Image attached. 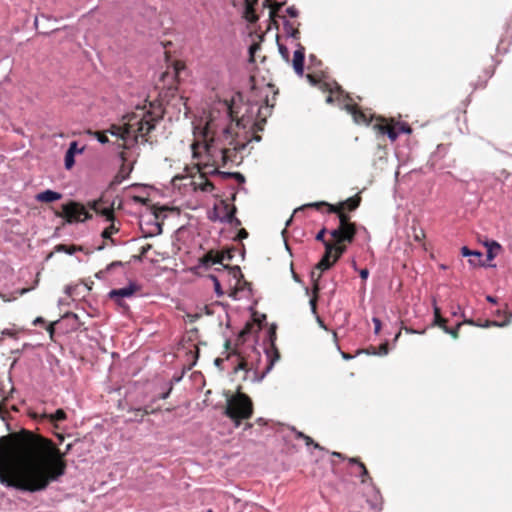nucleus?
<instances>
[{"label":"nucleus","mask_w":512,"mask_h":512,"mask_svg":"<svg viewBox=\"0 0 512 512\" xmlns=\"http://www.w3.org/2000/svg\"><path fill=\"white\" fill-rule=\"evenodd\" d=\"M95 135L100 143H102V144L108 143L109 139L105 132L97 131V132H95Z\"/></svg>","instance_id":"obj_47"},{"label":"nucleus","mask_w":512,"mask_h":512,"mask_svg":"<svg viewBox=\"0 0 512 512\" xmlns=\"http://www.w3.org/2000/svg\"><path fill=\"white\" fill-rule=\"evenodd\" d=\"M286 13L292 18H296L299 15V11L295 6L288 7Z\"/></svg>","instance_id":"obj_48"},{"label":"nucleus","mask_w":512,"mask_h":512,"mask_svg":"<svg viewBox=\"0 0 512 512\" xmlns=\"http://www.w3.org/2000/svg\"><path fill=\"white\" fill-rule=\"evenodd\" d=\"M264 6H268L270 8L269 17L272 21H275V18L278 16V12L283 6V3H278L273 0H264Z\"/></svg>","instance_id":"obj_26"},{"label":"nucleus","mask_w":512,"mask_h":512,"mask_svg":"<svg viewBox=\"0 0 512 512\" xmlns=\"http://www.w3.org/2000/svg\"><path fill=\"white\" fill-rule=\"evenodd\" d=\"M317 84L318 88L322 92L328 93L326 97V102L328 104H332L334 102V95H337L338 97L343 93L342 88L336 82L329 83L325 81H319Z\"/></svg>","instance_id":"obj_13"},{"label":"nucleus","mask_w":512,"mask_h":512,"mask_svg":"<svg viewBox=\"0 0 512 512\" xmlns=\"http://www.w3.org/2000/svg\"><path fill=\"white\" fill-rule=\"evenodd\" d=\"M266 354L269 359V364L266 368V371L268 372L269 370L272 369L273 365L280 359V352L277 349L274 342H271L270 348L266 350Z\"/></svg>","instance_id":"obj_22"},{"label":"nucleus","mask_w":512,"mask_h":512,"mask_svg":"<svg viewBox=\"0 0 512 512\" xmlns=\"http://www.w3.org/2000/svg\"><path fill=\"white\" fill-rule=\"evenodd\" d=\"M255 3H257V0H245L244 18L250 23H255L258 20L254 9Z\"/></svg>","instance_id":"obj_19"},{"label":"nucleus","mask_w":512,"mask_h":512,"mask_svg":"<svg viewBox=\"0 0 512 512\" xmlns=\"http://www.w3.org/2000/svg\"><path fill=\"white\" fill-rule=\"evenodd\" d=\"M272 107L273 105L270 106L266 99V106L258 108V117L260 119L253 124L254 133L246 142H240L237 140L232 126L223 128L222 133L220 135H216L212 130V122H208L202 131L204 144L201 145L199 141H195L191 144L193 158H200L199 150L202 147L207 158H209V161H213V165H218V159H220L222 166L229 163L239 165L243 161V157L239 155V153L246 148L250 141L254 140L259 142L261 140V136L257 133L263 131L266 123V115L262 117V115H264L263 110L270 112Z\"/></svg>","instance_id":"obj_2"},{"label":"nucleus","mask_w":512,"mask_h":512,"mask_svg":"<svg viewBox=\"0 0 512 512\" xmlns=\"http://www.w3.org/2000/svg\"><path fill=\"white\" fill-rule=\"evenodd\" d=\"M120 265H122V263H121V262H119V261L112 262L111 264H109V265L107 266L106 270L108 271V270H110L111 268H113V267H115V266H120Z\"/></svg>","instance_id":"obj_59"},{"label":"nucleus","mask_w":512,"mask_h":512,"mask_svg":"<svg viewBox=\"0 0 512 512\" xmlns=\"http://www.w3.org/2000/svg\"><path fill=\"white\" fill-rule=\"evenodd\" d=\"M260 49V44L258 43H253L250 48H249V54H250V61L251 62H254L255 61V53L257 50Z\"/></svg>","instance_id":"obj_45"},{"label":"nucleus","mask_w":512,"mask_h":512,"mask_svg":"<svg viewBox=\"0 0 512 512\" xmlns=\"http://www.w3.org/2000/svg\"><path fill=\"white\" fill-rule=\"evenodd\" d=\"M224 254H219V252L210 250L201 258V264L205 267H210L214 264H222L224 261Z\"/></svg>","instance_id":"obj_17"},{"label":"nucleus","mask_w":512,"mask_h":512,"mask_svg":"<svg viewBox=\"0 0 512 512\" xmlns=\"http://www.w3.org/2000/svg\"><path fill=\"white\" fill-rule=\"evenodd\" d=\"M234 355H236L238 358H239V363L237 364V366L234 368V372H237L238 370H245V371H248L250 368L248 366V362L247 360L241 355L240 352L238 351H234L233 352Z\"/></svg>","instance_id":"obj_36"},{"label":"nucleus","mask_w":512,"mask_h":512,"mask_svg":"<svg viewBox=\"0 0 512 512\" xmlns=\"http://www.w3.org/2000/svg\"><path fill=\"white\" fill-rule=\"evenodd\" d=\"M345 108L357 124L367 125L375 119L370 112L363 111L357 104H346Z\"/></svg>","instance_id":"obj_11"},{"label":"nucleus","mask_w":512,"mask_h":512,"mask_svg":"<svg viewBox=\"0 0 512 512\" xmlns=\"http://www.w3.org/2000/svg\"><path fill=\"white\" fill-rule=\"evenodd\" d=\"M171 390H172V387H170V388L168 389V391H166V392L162 393L158 398H159V399H166V398H168V397H169V394H170V392H171Z\"/></svg>","instance_id":"obj_57"},{"label":"nucleus","mask_w":512,"mask_h":512,"mask_svg":"<svg viewBox=\"0 0 512 512\" xmlns=\"http://www.w3.org/2000/svg\"><path fill=\"white\" fill-rule=\"evenodd\" d=\"M319 290H320V287H319L318 279H316L314 281L313 288H312L313 296L311 297L310 302H309L313 314H317V301H318Z\"/></svg>","instance_id":"obj_28"},{"label":"nucleus","mask_w":512,"mask_h":512,"mask_svg":"<svg viewBox=\"0 0 512 512\" xmlns=\"http://www.w3.org/2000/svg\"><path fill=\"white\" fill-rule=\"evenodd\" d=\"M332 249L333 247L328 245V243H325V253L320 259V261L316 265V269L320 270V272L326 271L330 269L334 263L337 261H334V257L332 255ZM321 277V273L318 274L317 279Z\"/></svg>","instance_id":"obj_14"},{"label":"nucleus","mask_w":512,"mask_h":512,"mask_svg":"<svg viewBox=\"0 0 512 512\" xmlns=\"http://www.w3.org/2000/svg\"><path fill=\"white\" fill-rule=\"evenodd\" d=\"M84 248L82 246H78V245H66V244H59L56 246V251L58 252H65L67 254H74L78 251H83Z\"/></svg>","instance_id":"obj_30"},{"label":"nucleus","mask_w":512,"mask_h":512,"mask_svg":"<svg viewBox=\"0 0 512 512\" xmlns=\"http://www.w3.org/2000/svg\"><path fill=\"white\" fill-rule=\"evenodd\" d=\"M248 237V232L246 231V229L242 228L239 230L238 234H237V238L242 240V239H245Z\"/></svg>","instance_id":"obj_53"},{"label":"nucleus","mask_w":512,"mask_h":512,"mask_svg":"<svg viewBox=\"0 0 512 512\" xmlns=\"http://www.w3.org/2000/svg\"><path fill=\"white\" fill-rule=\"evenodd\" d=\"M509 322H510V317H509V318H507V319H506L504 322H502V323H498V322H496V321H489V320H487L483 325L478 324V326L485 327V328H487V327H491V326H499V327H503V326H505V325H508V324H509Z\"/></svg>","instance_id":"obj_41"},{"label":"nucleus","mask_w":512,"mask_h":512,"mask_svg":"<svg viewBox=\"0 0 512 512\" xmlns=\"http://www.w3.org/2000/svg\"><path fill=\"white\" fill-rule=\"evenodd\" d=\"M137 290L138 286L134 283H131L127 287L111 290L109 292V298L115 301L116 304L123 309H127L128 306L124 302V298H131Z\"/></svg>","instance_id":"obj_10"},{"label":"nucleus","mask_w":512,"mask_h":512,"mask_svg":"<svg viewBox=\"0 0 512 512\" xmlns=\"http://www.w3.org/2000/svg\"><path fill=\"white\" fill-rule=\"evenodd\" d=\"M235 180H237L240 184L245 182V177L240 172H234L233 177Z\"/></svg>","instance_id":"obj_51"},{"label":"nucleus","mask_w":512,"mask_h":512,"mask_svg":"<svg viewBox=\"0 0 512 512\" xmlns=\"http://www.w3.org/2000/svg\"><path fill=\"white\" fill-rule=\"evenodd\" d=\"M166 210V207H154V215L156 218H159V212H162V211H165Z\"/></svg>","instance_id":"obj_56"},{"label":"nucleus","mask_w":512,"mask_h":512,"mask_svg":"<svg viewBox=\"0 0 512 512\" xmlns=\"http://www.w3.org/2000/svg\"><path fill=\"white\" fill-rule=\"evenodd\" d=\"M361 200V196L359 194H356L337 204H329L325 201H320L303 205L300 209L315 208L317 210H320L321 207H327V212H353L360 206Z\"/></svg>","instance_id":"obj_7"},{"label":"nucleus","mask_w":512,"mask_h":512,"mask_svg":"<svg viewBox=\"0 0 512 512\" xmlns=\"http://www.w3.org/2000/svg\"><path fill=\"white\" fill-rule=\"evenodd\" d=\"M219 254H224V260H231L233 258V250L222 251Z\"/></svg>","instance_id":"obj_52"},{"label":"nucleus","mask_w":512,"mask_h":512,"mask_svg":"<svg viewBox=\"0 0 512 512\" xmlns=\"http://www.w3.org/2000/svg\"><path fill=\"white\" fill-rule=\"evenodd\" d=\"M55 216L65 219L70 224L92 218V215L82 203L73 200L63 204L61 211H55Z\"/></svg>","instance_id":"obj_6"},{"label":"nucleus","mask_w":512,"mask_h":512,"mask_svg":"<svg viewBox=\"0 0 512 512\" xmlns=\"http://www.w3.org/2000/svg\"><path fill=\"white\" fill-rule=\"evenodd\" d=\"M484 246L487 248V259L490 261L493 260L502 250L501 245L494 240H486L484 242Z\"/></svg>","instance_id":"obj_20"},{"label":"nucleus","mask_w":512,"mask_h":512,"mask_svg":"<svg viewBox=\"0 0 512 512\" xmlns=\"http://www.w3.org/2000/svg\"><path fill=\"white\" fill-rule=\"evenodd\" d=\"M62 198V194L52 190H45L36 195V200L42 203H50Z\"/></svg>","instance_id":"obj_18"},{"label":"nucleus","mask_w":512,"mask_h":512,"mask_svg":"<svg viewBox=\"0 0 512 512\" xmlns=\"http://www.w3.org/2000/svg\"><path fill=\"white\" fill-rule=\"evenodd\" d=\"M350 464H357L361 470L360 478L362 483H366L368 480H371L370 474L365 466V464L357 457L348 459Z\"/></svg>","instance_id":"obj_23"},{"label":"nucleus","mask_w":512,"mask_h":512,"mask_svg":"<svg viewBox=\"0 0 512 512\" xmlns=\"http://www.w3.org/2000/svg\"><path fill=\"white\" fill-rule=\"evenodd\" d=\"M461 253L463 256H476L481 257L482 253L479 251H471L468 247L464 246L461 248Z\"/></svg>","instance_id":"obj_42"},{"label":"nucleus","mask_w":512,"mask_h":512,"mask_svg":"<svg viewBox=\"0 0 512 512\" xmlns=\"http://www.w3.org/2000/svg\"><path fill=\"white\" fill-rule=\"evenodd\" d=\"M44 323H45V320L42 317H38L34 321L35 325H37V324H44Z\"/></svg>","instance_id":"obj_62"},{"label":"nucleus","mask_w":512,"mask_h":512,"mask_svg":"<svg viewBox=\"0 0 512 512\" xmlns=\"http://www.w3.org/2000/svg\"><path fill=\"white\" fill-rule=\"evenodd\" d=\"M223 205H224V208L226 210V221L231 223V224H234L236 226L240 225L241 224V221L235 217V214H236V207L235 206H230L228 203L224 202L223 201Z\"/></svg>","instance_id":"obj_24"},{"label":"nucleus","mask_w":512,"mask_h":512,"mask_svg":"<svg viewBox=\"0 0 512 512\" xmlns=\"http://www.w3.org/2000/svg\"><path fill=\"white\" fill-rule=\"evenodd\" d=\"M132 168H129L122 164L117 174L114 176L112 181L110 182V187H115L121 184L130 174Z\"/></svg>","instance_id":"obj_21"},{"label":"nucleus","mask_w":512,"mask_h":512,"mask_svg":"<svg viewBox=\"0 0 512 512\" xmlns=\"http://www.w3.org/2000/svg\"><path fill=\"white\" fill-rule=\"evenodd\" d=\"M296 438L303 439L307 446L313 445L316 449H322V447L318 443H315L314 440L310 436L305 435L303 432L298 431L296 433Z\"/></svg>","instance_id":"obj_38"},{"label":"nucleus","mask_w":512,"mask_h":512,"mask_svg":"<svg viewBox=\"0 0 512 512\" xmlns=\"http://www.w3.org/2000/svg\"><path fill=\"white\" fill-rule=\"evenodd\" d=\"M304 60L305 48L300 43L297 44V49L294 51L292 65L297 75L303 76L304 74Z\"/></svg>","instance_id":"obj_15"},{"label":"nucleus","mask_w":512,"mask_h":512,"mask_svg":"<svg viewBox=\"0 0 512 512\" xmlns=\"http://www.w3.org/2000/svg\"><path fill=\"white\" fill-rule=\"evenodd\" d=\"M119 231V228L116 227L114 225V223L112 222L107 228H105L102 233H101V237L103 239H111V242L112 244H114V240L111 238V236L114 234V233H117Z\"/></svg>","instance_id":"obj_35"},{"label":"nucleus","mask_w":512,"mask_h":512,"mask_svg":"<svg viewBox=\"0 0 512 512\" xmlns=\"http://www.w3.org/2000/svg\"><path fill=\"white\" fill-rule=\"evenodd\" d=\"M68 150H72V154L74 156L83 152V148H78V143L76 141L70 143Z\"/></svg>","instance_id":"obj_46"},{"label":"nucleus","mask_w":512,"mask_h":512,"mask_svg":"<svg viewBox=\"0 0 512 512\" xmlns=\"http://www.w3.org/2000/svg\"><path fill=\"white\" fill-rule=\"evenodd\" d=\"M434 321L433 325H437L440 322H447V319L442 317L440 308L434 303L433 305Z\"/></svg>","instance_id":"obj_39"},{"label":"nucleus","mask_w":512,"mask_h":512,"mask_svg":"<svg viewBox=\"0 0 512 512\" xmlns=\"http://www.w3.org/2000/svg\"><path fill=\"white\" fill-rule=\"evenodd\" d=\"M158 409L150 408L149 406H146L145 408H135L129 410L130 413L139 414L140 419H143L145 415L156 413Z\"/></svg>","instance_id":"obj_37"},{"label":"nucleus","mask_w":512,"mask_h":512,"mask_svg":"<svg viewBox=\"0 0 512 512\" xmlns=\"http://www.w3.org/2000/svg\"><path fill=\"white\" fill-rule=\"evenodd\" d=\"M411 230H412V237H413L414 241L422 243L426 237V234H425L424 229L419 225V223L416 221H413Z\"/></svg>","instance_id":"obj_25"},{"label":"nucleus","mask_w":512,"mask_h":512,"mask_svg":"<svg viewBox=\"0 0 512 512\" xmlns=\"http://www.w3.org/2000/svg\"><path fill=\"white\" fill-rule=\"evenodd\" d=\"M214 281V285H215V292L218 294V295H222V291H221V286H220V283H219V280L217 279V277L215 276H212L211 277Z\"/></svg>","instance_id":"obj_50"},{"label":"nucleus","mask_w":512,"mask_h":512,"mask_svg":"<svg viewBox=\"0 0 512 512\" xmlns=\"http://www.w3.org/2000/svg\"><path fill=\"white\" fill-rule=\"evenodd\" d=\"M328 245L332 246V255L334 257V261H338V259L345 253L346 251V245L345 243H337L334 241V243H328Z\"/></svg>","instance_id":"obj_29"},{"label":"nucleus","mask_w":512,"mask_h":512,"mask_svg":"<svg viewBox=\"0 0 512 512\" xmlns=\"http://www.w3.org/2000/svg\"><path fill=\"white\" fill-rule=\"evenodd\" d=\"M52 440L28 430L0 437V483L22 492L46 490L67 468L65 456Z\"/></svg>","instance_id":"obj_1"},{"label":"nucleus","mask_w":512,"mask_h":512,"mask_svg":"<svg viewBox=\"0 0 512 512\" xmlns=\"http://www.w3.org/2000/svg\"><path fill=\"white\" fill-rule=\"evenodd\" d=\"M278 49H279V53H280V55L282 56V58H283L285 61H287V62H288V61H289V50H288V48H287L285 45L280 44V43L278 42Z\"/></svg>","instance_id":"obj_43"},{"label":"nucleus","mask_w":512,"mask_h":512,"mask_svg":"<svg viewBox=\"0 0 512 512\" xmlns=\"http://www.w3.org/2000/svg\"><path fill=\"white\" fill-rule=\"evenodd\" d=\"M463 324H470V325H475L474 321L473 320H465L463 322H459L456 324L455 327L453 328H448L446 330L445 333L449 334L453 339H458L459 338V330H460V327L463 325Z\"/></svg>","instance_id":"obj_31"},{"label":"nucleus","mask_w":512,"mask_h":512,"mask_svg":"<svg viewBox=\"0 0 512 512\" xmlns=\"http://www.w3.org/2000/svg\"><path fill=\"white\" fill-rule=\"evenodd\" d=\"M42 418L47 419L51 423H54L57 421H64L67 418V415L63 409H57L55 413L43 414Z\"/></svg>","instance_id":"obj_27"},{"label":"nucleus","mask_w":512,"mask_h":512,"mask_svg":"<svg viewBox=\"0 0 512 512\" xmlns=\"http://www.w3.org/2000/svg\"><path fill=\"white\" fill-rule=\"evenodd\" d=\"M326 233H327V229H326V228H322V229L317 233V235H316L315 239H316L317 241L322 242L324 245H325V243H331L330 241L325 240V235H326Z\"/></svg>","instance_id":"obj_44"},{"label":"nucleus","mask_w":512,"mask_h":512,"mask_svg":"<svg viewBox=\"0 0 512 512\" xmlns=\"http://www.w3.org/2000/svg\"><path fill=\"white\" fill-rule=\"evenodd\" d=\"M486 300H487L488 302H491V303H496V299H495L494 297H492V296H487V297H486Z\"/></svg>","instance_id":"obj_64"},{"label":"nucleus","mask_w":512,"mask_h":512,"mask_svg":"<svg viewBox=\"0 0 512 512\" xmlns=\"http://www.w3.org/2000/svg\"><path fill=\"white\" fill-rule=\"evenodd\" d=\"M158 119L159 116H155L153 112L137 108L135 112L124 117L126 121L122 125L113 124L107 132L122 141L119 147L129 149L138 142L139 137L145 142L148 141L146 136L155 128Z\"/></svg>","instance_id":"obj_3"},{"label":"nucleus","mask_w":512,"mask_h":512,"mask_svg":"<svg viewBox=\"0 0 512 512\" xmlns=\"http://www.w3.org/2000/svg\"><path fill=\"white\" fill-rule=\"evenodd\" d=\"M372 321L374 323V332H375V334H379L380 331H381V325H382L381 324V320L379 318H377V317H374L372 319Z\"/></svg>","instance_id":"obj_49"},{"label":"nucleus","mask_w":512,"mask_h":512,"mask_svg":"<svg viewBox=\"0 0 512 512\" xmlns=\"http://www.w3.org/2000/svg\"><path fill=\"white\" fill-rule=\"evenodd\" d=\"M74 157L75 156L72 154V150L66 151L64 163H65V168L67 170H70L74 166V164H75Z\"/></svg>","instance_id":"obj_40"},{"label":"nucleus","mask_w":512,"mask_h":512,"mask_svg":"<svg viewBox=\"0 0 512 512\" xmlns=\"http://www.w3.org/2000/svg\"><path fill=\"white\" fill-rule=\"evenodd\" d=\"M241 388V386H238L235 394L227 395L224 411V414L231 419L236 427L242 421L250 419L254 413L252 399L247 394L241 392Z\"/></svg>","instance_id":"obj_4"},{"label":"nucleus","mask_w":512,"mask_h":512,"mask_svg":"<svg viewBox=\"0 0 512 512\" xmlns=\"http://www.w3.org/2000/svg\"><path fill=\"white\" fill-rule=\"evenodd\" d=\"M337 215L339 219V225H356L355 222L351 221V217L349 212L341 211V212H333Z\"/></svg>","instance_id":"obj_34"},{"label":"nucleus","mask_w":512,"mask_h":512,"mask_svg":"<svg viewBox=\"0 0 512 512\" xmlns=\"http://www.w3.org/2000/svg\"><path fill=\"white\" fill-rule=\"evenodd\" d=\"M130 420L131 421H142V419H140V417H139V414H135V413H133V417Z\"/></svg>","instance_id":"obj_63"},{"label":"nucleus","mask_w":512,"mask_h":512,"mask_svg":"<svg viewBox=\"0 0 512 512\" xmlns=\"http://www.w3.org/2000/svg\"><path fill=\"white\" fill-rule=\"evenodd\" d=\"M225 269L228 270L229 275H231L236 280L237 289H243L249 283L244 279V275L239 266H224Z\"/></svg>","instance_id":"obj_16"},{"label":"nucleus","mask_w":512,"mask_h":512,"mask_svg":"<svg viewBox=\"0 0 512 512\" xmlns=\"http://www.w3.org/2000/svg\"><path fill=\"white\" fill-rule=\"evenodd\" d=\"M184 68V64L181 62H177L175 65V70L178 73L180 69Z\"/></svg>","instance_id":"obj_61"},{"label":"nucleus","mask_w":512,"mask_h":512,"mask_svg":"<svg viewBox=\"0 0 512 512\" xmlns=\"http://www.w3.org/2000/svg\"><path fill=\"white\" fill-rule=\"evenodd\" d=\"M195 168L197 169L199 176L197 179L191 181V185L194 187V190L212 192L215 188L214 184L206 177V174L211 172L208 170V168H210L209 159L204 163L198 161Z\"/></svg>","instance_id":"obj_8"},{"label":"nucleus","mask_w":512,"mask_h":512,"mask_svg":"<svg viewBox=\"0 0 512 512\" xmlns=\"http://www.w3.org/2000/svg\"><path fill=\"white\" fill-rule=\"evenodd\" d=\"M357 234L356 225H339L336 229L330 231V235L333 240L339 244L341 243H352Z\"/></svg>","instance_id":"obj_9"},{"label":"nucleus","mask_w":512,"mask_h":512,"mask_svg":"<svg viewBox=\"0 0 512 512\" xmlns=\"http://www.w3.org/2000/svg\"><path fill=\"white\" fill-rule=\"evenodd\" d=\"M284 30L289 36L293 37L294 39L299 38L300 31H299L298 27H296L294 25V23L285 21L284 22Z\"/></svg>","instance_id":"obj_32"},{"label":"nucleus","mask_w":512,"mask_h":512,"mask_svg":"<svg viewBox=\"0 0 512 512\" xmlns=\"http://www.w3.org/2000/svg\"><path fill=\"white\" fill-rule=\"evenodd\" d=\"M436 326H438L439 328H441L444 332H446V330L449 328L447 326V322H440L438 323Z\"/></svg>","instance_id":"obj_58"},{"label":"nucleus","mask_w":512,"mask_h":512,"mask_svg":"<svg viewBox=\"0 0 512 512\" xmlns=\"http://www.w3.org/2000/svg\"><path fill=\"white\" fill-rule=\"evenodd\" d=\"M369 276V271L368 269L364 268L362 270H360V277L363 279V280H366Z\"/></svg>","instance_id":"obj_55"},{"label":"nucleus","mask_w":512,"mask_h":512,"mask_svg":"<svg viewBox=\"0 0 512 512\" xmlns=\"http://www.w3.org/2000/svg\"><path fill=\"white\" fill-rule=\"evenodd\" d=\"M379 353L383 355L388 353V343H383L379 346Z\"/></svg>","instance_id":"obj_54"},{"label":"nucleus","mask_w":512,"mask_h":512,"mask_svg":"<svg viewBox=\"0 0 512 512\" xmlns=\"http://www.w3.org/2000/svg\"><path fill=\"white\" fill-rule=\"evenodd\" d=\"M221 165L220 159H218V165H213V161H210V167H213V170H211L210 174H217L221 176L223 179L232 178L234 172H224L218 170V167Z\"/></svg>","instance_id":"obj_33"},{"label":"nucleus","mask_w":512,"mask_h":512,"mask_svg":"<svg viewBox=\"0 0 512 512\" xmlns=\"http://www.w3.org/2000/svg\"><path fill=\"white\" fill-rule=\"evenodd\" d=\"M47 331L49 332L50 336L52 337L54 334V323L49 324L47 327Z\"/></svg>","instance_id":"obj_60"},{"label":"nucleus","mask_w":512,"mask_h":512,"mask_svg":"<svg viewBox=\"0 0 512 512\" xmlns=\"http://www.w3.org/2000/svg\"><path fill=\"white\" fill-rule=\"evenodd\" d=\"M103 200L100 198L98 200L89 201L87 206L92 209L96 214H99L106 218L107 221H114V209L112 206L105 207Z\"/></svg>","instance_id":"obj_12"},{"label":"nucleus","mask_w":512,"mask_h":512,"mask_svg":"<svg viewBox=\"0 0 512 512\" xmlns=\"http://www.w3.org/2000/svg\"><path fill=\"white\" fill-rule=\"evenodd\" d=\"M373 128L381 135H387L388 138L394 142L400 133L411 134L412 128L406 122L397 121L393 118H384L378 116L375 119Z\"/></svg>","instance_id":"obj_5"}]
</instances>
